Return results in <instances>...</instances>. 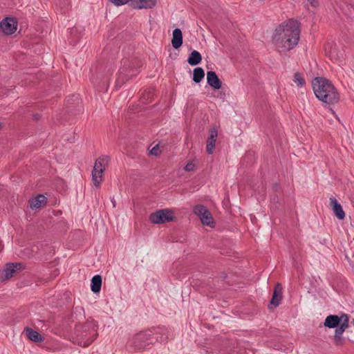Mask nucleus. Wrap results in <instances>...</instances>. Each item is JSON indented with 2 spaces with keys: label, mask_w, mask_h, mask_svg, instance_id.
<instances>
[{
  "label": "nucleus",
  "mask_w": 354,
  "mask_h": 354,
  "mask_svg": "<svg viewBox=\"0 0 354 354\" xmlns=\"http://www.w3.org/2000/svg\"><path fill=\"white\" fill-rule=\"evenodd\" d=\"M108 83L106 82V84L104 85V88H100V90H104V91H106L107 90V88H108Z\"/></svg>",
  "instance_id": "obj_29"
},
{
  "label": "nucleus",
  "mask_w": 354,
  "mask_h": 354,
  "mask_svg": "<svg viewBox=\"0 0 354 354\" xmlns=\"http://www.w3.org/2000/svg\"><path fill=\"white\" fill-rule=\"evenodd\" d=\"M35 118L36 120H38L39 118V115L37 114L35 115Z\"/></svg>",
  "instance_id": "obj_30"
},
{
  "label": "nucleus",
  "mask_w": 354,
  "mask_h": 354,
  "mask_svg": "<svg viewBox=\"0 0 354 354\" xmlns=\"http://www.w3.org/2000/svg\"><path fill=\"white\" fill-rule=\"evenodd\" d=\"M171 44L174 48L178 49L183 44V34L179 28H176L173 30Z\"/></svg>",
  "instance_id": "obj_16"
},
{
  "label": "nucleus",
  "mask_w": 354,
  "mask_h": 354,
  "mask_svg": "<svg viewBox=\"0 0 354 354\" xmlns=\"http://www.w3.org/2000/svg\"><path fill=\"white\" fill-rule=\"evenodd\" d=\"M312 85L315 96L320 101L328 104H334L339 102V93L328 80L316 77L313 80Z\"/></svg>",
  "instance_id": "obj_2"
},
{
  "label": "nucleus",
  "mask_w": 354,
  "mask_h": 354,
  "mask_svg": "<svg viewBox=\"0 0 354 354\" xmlns=\"http://www.w3.org/2000/svg\"><path fill=\"white\" fill-rule=\"evenodd\" d=\"M217 136V130L216 129H212L210 131V136L207 139L206 146V150L209 154H212L214 153Z\"/></svg>",
  "instance_id": "obj_14"
},
{
  "label": "nucleus",
  "mask_w": 354,
  "mask_h": 354,
  "mask_svg": "<svg viewBox=\"0 0 354 354\" xmlns=\"http://www.w3.org/2000/svg\"><path fill=\"white\" fill-rule=\"evenodd\" d=\"M153 335V331L150 330L140 332L132 338V344L138 350L145 349L148 346L158 341V338L154 337Z\"/></svg>",
  "instance_id": "obj_5"
},
{
  "label": "nucleus",
  "mask_w": 354,
  "mask_h": 354,
  "mask_svg": "<svg viewBox=\"0 0 354 354\" xmlns=\"http://www.w3.org/2000/svg\"><path fill=\"white\" fill-rule=\"evenodd\" d=\"M113 4L116 6H120L127 3L130 0H109Z\"/></svg>",
  "instance_id": "obj_26"
},
{
  "label": "nucleus",
  "mask_w": 354,
  "mask_h": 354,
  "mask_svg": "<svg viewBox=\"0 0 354 354\" xmlns=\"http://www.w3.org/2000/svg\"><path fill=\"white\" fill-rule=\"evenodd\" d=\"M299 35L298 22L291 19L276 28L272 39L279 52H286L292 49L298 44Z\"/></svg>",
  "instance_id": "obj_1"
},
{
  "label": "nucleus",
  "mask_w": 354,
  "mask_h": 354,
  "mask_svg": "<svg viewBox=\"0 0 354 354\" xmlns=\"http://www.w3.org/2000/svg\"><path fill=\"white\" fill-rule=\"evenodd\" d=\"M308 2L311 5L313 8H317L319 6L318 0H307Z\"/></svg>",
  "instance_id": "obj_28"
},
{
  "label": "nucleus",
  "mask_w": 354,
  "mask_h": 354,
  "mask_svg": "<svg viewBox=\"0 0 354 354\" xmlns=\"http://www.w3.org/2000/svg\"><path fill=\"white\" fill-rule=\"evenodd\" d=\"M102 286V277L100 275H95L91 279V289L95 292H99Z\"/></svg>",
  "instance_id": "obj_19"
},
{
  "label": "nucleus",
  "mask_w": 354,
  "mask_h": 354,
  "mask_svg": "<svg viewBox=\"0 0 354 354\" xmlns=\"http://www.w3.org/2000/svg\"><path fill=\"white\" fill-rule=\"evenodd\" d=\"M172 212L168 209H160L151 214L149 220L155 224L165 223L174 221Z\"/></svg>",
  "instance_id": "obj_7"
},
{
  "label": "nucleus",
  "mask_w": 354,
  "mask_h": 354,
  "mask_svg": "<svg viewBox=\"0 0 354 354\" xmlns=\"http://www.w3.org/2000/svg\"><path fill=\"white\" fill-rule=\"evenodd\" d=\"M205 77L204 70L201 67H197L193 71V81L196 83H199Z\"/></svg>",
  "instance_id": "obj_21"
},
{
  "label": "nucleus",
  "mask_w": 354,
  "mask_h": 354,
  "mask_svg": "<svg viewBox=\"0 0 354 354\" xmlns=\"http://www.w3.org/2000/svg\"><path fill=\"white\" fill-rule=\"evenodd\" d=\"M330 206L332 208L334 214L338 219L343 220L345 218V213L342 207V205L338 203L335 198H330Z\"/></svg>",
  "instance_id": "obj_10"
},
{
  "label": "nucleus",
  "mask_w": 354,
  "mask_h": 354,
  "mask_svg": "<svg viewBox=\"0 0 354 354\" xmlns=\"http://www.w3.org/2000/svg\"><path fill=\"white\" fill-rule=\"evenodd\" d=\"M202 57L200 53L196 50H194L189 57L187 59V62L192 66H196L201 63Z\"/></svg>",
  "instance_id": "obj_20"
},
{
  "label": "nucleus",
  "mask_w": 354,
  "mask_h": 354,
  "mask_svg": "<svg viewBox=\"0 0 354 354\" xmlns=\"http://www.w3.org/2000/svg\"><path fill=\"white\" fill-rule=\"evenodd\" d=\"M21 266V263H8L2 271V274H3V279H8L13 277L14 274Z\"/></svg>",
  "instance_id": "obj_13"
},
{
  "label": "nucleus",
  "mask_w": 354,
  "mask_h": 354,
  "mask_svg": "<svg viewBox=\"0 0 354 354\" xmlns=\"http://www.w3.org/2000/svg\"><path fill=\"white\" fill-rule=\"evenodd\" d=\"M282 290L283 288L281 284L277 283L274 289L272 299L270 304V306H274V307H277L280 304V302L282 299Z\"/></svg>",
  "instance_id": "obj_11"
},
{
  "label": "nucleus",
  "mask_w": 354,
  "mask_h": 354,
  "mask_svg": "<svg viewBox=\"0 0 354 354\" xmlns=\"http://www.w3.org/2000/svg\"><path fill=\"white\" fill-rule=\"evenodd\" d=\"M207 84L214 89L221 88L222 82L214 71H208L207 73Z\"/></svg>",
  "instance_id": "obj_12"
},
{
  "label": "nucleus",
  "mask_w": 354,
  "mask_h": 354,
  "mask_svg": "<svg viewBox=\"0 0 354 354\" xmlns=\"http://www.w3.org/2000/svg\"><path fill=\"white\" fill-rule=\"evenodd\" d=\"M196 161L193 160L189 162L184 167L186 171H193L196 169Z\"/></svg>",
  "instance_id": "obj_25"
},
{
  "label": "nucleus",
  "mask_w": 354,
  "mask_h": 354,
  "mask_svg": "<svg viewBox=\"0 0 354 354\" xmlns=\"http://www.w3.org/2000/svg\"><path fill=\"white\" fill-rule=\"evenodd\" d=\"M208 211V209L203 205H197L194 207L193 209L194 213L198 217L201 216L203 214H207Z\"/></svg>",
  "instance_id": "obj_23"
},
{
  "label": "nucleus",
  "mask_w": 354,
  "mask_h": 354,
  "mask_svg": "<svg viewBox=\"0 0 354 354\" xmlns=\"http://www.w3.org/2000/svg\"><path fill=\"white\" fill-rule=\"evenodd\" d=\"M140 66V62L138 60L125 59L122 62V66L120 68L118 76L116 80V86H121L126 81L132 77L137 75L139 68Z\"/></svg>",
  "instance_id": "obj_4"
},
{
  "label": "nucleus",
  "mask_w": 354,
  "mask_h": 354,
  "mask_svg": "<svg viewBox=\"0 0 354 354\" xmlns=\"http://www.w3.org/2000/svg\"><path fill=\"white\" fill-rule=\"evenodd\" d=\"M97 326L93 320H88L84 324L75 326L73 342L80 346H88L97 336Z\"/></svg>",
  "instance_id": "obj_3"
},
{
  "label": "nucleus",
  "mask_w": 354,
  "mask_h": 354,
  "mask_svg": "<svg viewBox=\"0 0 354 354\" xmlns=\"http://www.w3.org/2000/svg\"><path fill=\"white\" fill-rule=\"evenodd\" d=\"M345 320L346 327H348L349 318L346 314H342L340 317L338 315H328L326 317L324 326L330 328L341 326Z\"/></svg>",
  "instance_id": "obj_8"
},
{
  "label": "nucleus",
  "mask_w": 354,
  "mask_h": 354,
  "mask_svg": "<svg viewBox=\"0 0 354 354\" xmlns=\"http://www.w3.org/2000/svg\"><path fill=\"white\" fill-rule=\"evenodd\" d=\"M17 28V21L12 17H6L0 22V30L5 35L14 33Z\"/></svg>",
  "instance_id": "obj_9"
},
{
  "label": "nucleus",
  "mask_w": 354,
  "mask_h": 354,
  "mask_svg": "<svg viewBox=\"0 0 354 354\" xmlns=\"http://www.w3.org/2000/svg\"><path fill=\"white\" fill-rule=\"evenodd\" d=\"M293 81L299 86H303L306 84V82H305L304 79L303 78L301 75L300 73H295Z\"/></svg>",
  "instance_id": "obj_24"
},
{
  "label": "nucleus",
  "mask_w": 354,
  "mask_h": 354,
  "mask_svg": "<svg viewBox=\"0 0 354 354\" xmlns=\"http://www.w3.org/2000/svg\"><path fill=\"white\" fill-rule=\"evenodd\" d=\"M46 203V198L41 194L38 195L35 198L30 201V206L31 209H37Z\"/></svg>",
  "instance_id": "obj_17"
},
{
  "label": "nucleus",
  "mask_w": 354,
  "mask_h": 354,
  "mask_svg": "<svg viewBox=\"0 0 354 354\" xmlns=\"http://www.w3.org/2000/svg\"><path fill=\"white\" fill-rule=\"evenodd\" d=\"M27 337L35 342H41L43 341V337L37 331L34 330L30 328H26L24 330Z\"/></svg>",
  "instance_id": "obj_18"
},
{
  "label": "nucleus",
  "mask_w": 354,
  "mask_h": 354,
  "mask_svg": "<svg viewBox=\"0 0 354 354\" xmlns=\"http://www.w3.org/2000/svg\"><path fill=\"white\" fill-rule=\"evenodd\" d=\"M347 328L345 320L341 326L336 328L334 335V343L336 346L342 345L344 340L342 335Z\"/></svg>",
  "instance_id": "obj_15"
},
{
  "label": "nucleus",
  "mask_w": 354,
  "mask_h": 354,
  "mask_svg": "<svg viewBox=\"0 0 354 354\" xmlns=\"http://www.w3.org/2000/svg\"><path fill=\"white\" fill-rule=\"evenodd\" d=\"M151 153L152 155H154V156H158L159 153H160V150H159V147H158V145H156L155 147H153L151 150Z\"/></svg>",
  "instance_id": "obj_27"
},
{
  "label": "nucleus",
  "mask_w": 354,
  "mask_h": 354,
  "mask_svg": "<svg viewBox=\"0 0 354 354\" xmlns=\"http://www.w3.org/2000/svg\"><path fill=\"white\" fill-rule=\"evenodd\" d=\"M199 218L203 225L212 226L214 223L213 218L209 211H208L207 214H203L201 216H199Z\"/></svg>",
  "instance_id": "obj_22"
},
{
  "label": "nucleus",
  "mask_w": 354,
  "mask_h": 354,
  "mask_svg": "<svg viewBox=\"0 0 354 354\" xmlns=\"http://www.w3.org/2000/svg\"><path fill=\"white\" fill-rule=\"evenodd\" d=\"M109 163V158L106 156L98 158L95 162L92 171V180L96 187H99L103 180V173Z\"/></svg>",
  "instance_id": "obj_6"
}]
</instances>
